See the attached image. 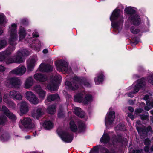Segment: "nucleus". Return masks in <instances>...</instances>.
<instances>
[{
  "label": "nucleus",
  "instance_id": "nucleus-39",
  "mask_svg": "<svg viewBox=\"0 0 153 153\" xmlns=\"http://www.w3.org/2000/svg\"><path fill=\"white\" fill-rule=\"evenodd\" d=\"M6 57L7 56H6L4 58V59L2 61H4L6 64H10L15 63L13 56L8 58H6Z\"/></svg>",
  "mask_w": 153,
  "mask_h": 153
},
{
  "label": "nucleus",
  "instance_id": "nucleus-24",
  "mask_svg": "<svg viewBox=\"0 0 153 153\" xmlns=\"http://www.w3.org/2000/svg\"><path fill=\"white\" fill-rule=\"evenodd\" d=\"M33 90L38 94L40 98L44 99L45 96L46 92L42 88L40 85H36L35 86Z\"/></svg>",
  "mask_w": 153,
  "mask_h": 153
},
{
  "label": "nucleus",
  "instance_id": "nucleus-53",
  "mask_svg": "<svg viewBox=\"0 0 153 153\" xmlns=\"http://www.w3.org/2000/svg\"><path fill=\"white\" fill-rule=\"evenodd\" d=\"M33 37H37L39 36V34L37 32L35 31L32 34Z\"/></svg>",
  "mask_w": 153,
  "mask_h": 153
},
{
  "label": "nucleus",
  "instance_id": "nucleus-37",
  "mask_svg": "<svg viewBox=\"0 0 153 153\" xmlns=\"http://www.w3.org/2000/svg\"><path fill=\"white\" fill-rule=\"evenodd\" d=\"M7 22L4 14L2 13H0V25H4Z\"/></svg>",
  "mask_w": 153,
  "mask_h": 153
},
{
  "label": "nucleus",
  "instance_id": "nucleus-5",
  "mask_svg": "<svg viewBox=\"0 0 153 153\" xmlns=\"http://www.w3.org/2000/svg\"><path fill=\"white\" fill-rule=\"evenodd\" d=\"M93 100L92 95L89 94H86L85 91H83L76 94L74 96V100L76 102H82L87 104L91 102Z\"/></svg>",
  "mask_w": 153,
  "mask_h": 153
},
{
  "label": "nucleus",
  "instance_id": "nucleus-15",
  "mask_svg": "<svg viewBox=\"0 0 153 153\" xmlns=\"http://www.w3.org/2000/svg\"><path fill=\"white\" fill-rule=\"evenodd\" d=\"M38 58L36 55L30 57L27 62V68L29 71H32L36 65Z\"/></svg>",
  "mask_w": 153,
  "mask_h": 153
},
{
  "label": "nucleus",
  "instance_id": "nucleus-34",
  "mask_svg": "<svg viewBox=\"0 0 153 153\" xmlns=\"http://www.w3.org/2000/svg\"><path fill=\"white\" fill-rule=\"evenodd\" d=\"M74 113L76 115L81 118L84 117L85 115V112L81 109L78 107H76L74 108Z\"/></svg>",
  "mask_w": 153,
  "mask_h": 153
},
{
  "label": "nucleus",
  "instance_id": "nucleus-46",
  "mask_svg": "<svg viewBox=\"0 0 153 153\" xmlns=\"http://www.w3.org/2000/svg\"><path fill=\"white\" fill-rule=\"evenodd\" d=\"M7 117H1L0 116V124H4L7 121Z\"/></svg>",
  "mask_w": 153,
  "mask_h": 153
},
{
  "label": "nucleus",
  "instance_id": "nucleus-10",
  "mask_svg": "<svg viewBox=\"0 0 153 153\" xmlns=\"http://www.w3.org/2000/svg\"><path fill=\"white\" fill-rule=\"evenodd\" d=\"M22 83L21 79L16 76L7 77L5 81V84L6 85H11L16 88L20 87Z\"/></svg>",
  "mask_w": 153,
  "mask_h": 153
},
{
  "label": "nucleus",
  "instance_id": "nucleus-45",
  "mask_svg": "<svg viewBox=\"0 0 153 153\" xmlns=\"http://www.w3.org/2000/svg\"><path fill=\"white\" fill-rule=\"evenodd\" d=\"M130 30L132 33L135 34H137L140 31L138 29H134V27H132L131 28Z\"/></svg>",
  "mask_w": 153,
  "mask_h": 153
},
{
  "label": "nucleus",
  "instance_id": "nucleus-47",
  "mask_svg": "<svg viewBox=\"0 0 153 153\" xmlns=\"http://www.w3.org/2000/svg\"><path fill=\"white\" fill-rule=\"evenodd\" d=\"M149 82L153 85V74L151 75L148 78Z\"/></svg>",
  "mask_w": 153,
  "mask_h": 153
},
{
  "label": "nucleus",
  "instance_id": "nucleus-32",
  "mask_svg": "<svg viewBox=\"0 0 153 153\" xmlns=\"http://www.w3.org/2000/svg\"><path fill=\"white\" fill-rule=\"evenodd\" d=\"M59 100V96L57 94L48 95L47 97V99L45 100V102L46 104H47V102H50L54 100L58 101Z\"/></svg>",
  "mask_w": 153,
  "mask_h": 153
},
{
  "label": "nucleus",
  "instance_id": "nucleus-64",
  "mask_svg": "<svg viewBox=\"0 0 153 153\" xmlns=\"http://www.w3.org/2000/svg\"><path fill=\"white\" fill-rule=\"evenodd\" d=\"M150 151L151 152H153V146H152L150 149Z\"/></svg>",
  "mask_w": 153,
  "mask_h": 153
},
{
  "label": "nucleus",
  "instance_id": "nucleus-4",
  "mask_svg": "<svg viewBox=\"0 0 153 153\" xmlns=\"http://www.w3.org/2000/svg\"><path fill=\"white\" fill-rule=\"evenodd\" d=\"M145 85L146 80L144 78L139 79L134 82L131 86H129L127 88V90L132 89L133 91L126 93V94L129 97H133L135 94L137 93L140 89L143 88Z\"/></svg>",
  "mask_w": 153,
  "mask_h": 153
},
{
  "label": "nucleus",
  "instance_id": "nucleus-35",
  "mask_svg": "<svg viewBox=\"0 0 153 153\" xmlns=\"http://www.w3.org/2000/svg\"><path fill=\"white\" fill-rule=\"evenodd\" d=\"M44 128L46 130H49L53 128V124L50 121H46L42 124Z\"/></svg>",
  "mask_w": 153,
  "mask_h": 153
},
{
  "label": "nucleus",
  "instance_id": "nucleus-54",
  "mask_svg": "<svg viewBox=\"0 0 153 153\" xmlns=\"http://www.w3.org/2000/svg\"><path fill=\"white\" fill-rule=\"evenodd\" d=\"M6 68L4 66L0 65V72H3L5 71Z\"/></svg>",
  "mask_w": 153,
  "mask_h": 153
},
{
  "label": "nucleus",
  "instance_id": "nucleus-59",
  "mask_svg": "<svg viewBox=\"0 0 153 153\" xmlns=\"http://www.w3.org/2000/svg\"><path fill=\"white\" fill-rule=\"evenodd\" d=\"M48 52V50L47 49H45L43 50V53L44 54H46Z\"/></svg>",
  "mask_w": 153,
  "mask_h": 153
},
{
  "label": "nucleus",
  "instance_id": "nucleus-7",
  "mask_svg": "<svg viewBox=\"0 0 153 153\" xmlns=\"http://www.w3.org/2000/svg\"><path fill=\"white\" fill-rule=\"evenodd\" d=\"M17 25L15 23L12 24L9 27V33L10 34V37L9 42L11 45H15L16 44L17 35L16 34Z\"/></svg>",
  "mask_w": 153,
  "mask_h": 153
},
{
  "label": "nucleus",
  "instance_id": "nucleus-27",
  "mask_svg": "<svg viewBox=\"0 0 153 153\" xmlns=\"http://www.w3.org/2000/svg\"><path fill=\"white\" fill-rule=\"evenodd\" d=\"M136 128L141 138L142 136L144 134H146L149 132H152V128L150 126H149L146 128L144 127L143 128L136 127Z\"/></svg>",
  "mask_w": 153,
  "mask_h": 153
},
{
  "label": "nucleus",
  "instance_id": "nucleus-25",
  "mask_svg": "<svg viewBox=\"0 0 153 153\" xmlns=\"http://www.w3.org/2000/svg\"><path fill=\"white\" fill-rule=\"evenodd\" d=\"M3 101L6 103L10 107L12 108L13 109H16V105L10 100L8 97V94L7 93L4 94L3 96Z\"/></svg>",
  "mask_w": 153,
  "mask_h": 153
},
{
  "label": "nucleus",
  "instance_id": "nucleus-19",
  "mask_svg": "<svg viewBox=\"0 0 153 153\" xmlns=\"http://www.w3.org/2000/svg\"><path fill=\"white\" fill-rule=\"evenodd\" d=\"M17 107L19 109L20 115L26 113L28 111L27 103L25 101H23L17 105Z\"/></svg>",
  "mask_w": 153,
  "mask_h": 153
},
{
  "label": "nucleus",
  "instance_id": "nucleus-2",
  "mask_svg": "<svg viewBox=\"0 0 153 153\" xmlns=\"http://www.w3.org/2000/svg\"><path fill=\"white\" fill-rule=\"evenodd\" d=\"M65 83L66 88L73 91L77 90L80 86L89 87L91 85V84L87 81L86 78L80 79L76 76L74 77L71 82L67 81Z\"/></svg>",
  "mask_w": 153,
  "mask_h": 153
},
{
  "label": "nucleus",
  "instance_id": "nucleus-29",
  "mask_svg": "<svg viewBox=\"0 0 153 153\" xmlns=\"http://www.w3.org/2000/svg\"><path fill=\"white\" fill-rule=\"evenodd\" d=\"M53 68V66L51 65L42 63L40 65L39 69L42 72H48L52 71Z\"/></svg>",
  "mask_w": 153,
  "mask_h": 153
},
{
  "label": "nucleus",
  "instance_id": "nucleus-51",
  "mask_svg": "<svg viewBox=\"0 0 153 153\" xmlns=\"http://www.w3.org/2000/svg\"><path fill=\"white\" fill-rule=\"evenodd\" d=\"M150 141L149 139L147 138L145 140L144 142V144L145 145H149L150 144Z\"/></svg>",
  "mask_w": 153,
  "mask_h": 153
},
{
  "label": "nucleus",
  "instance_id": "nucleus-61",
  "mask_svg": "<svg viewBox=\"0 0 153 153\" xmlns=\"http://www.w3.org/2000/svg\"><path fill=\"white\" fill-rule=\"evenodd\" d=\"M25 138L26 139H29L31 138V136L29 135H27L25 136Z\"/></svg>",
  "mask_w": 153,
  "mask_h": 153
},
{
  "label": "nucleus",
  "instance_id": "nucleus-9",
  "mask_svg": "<svg viewBox=\"0 0 153 153\" xmlns=\"http://www.w3.org/2000/svg\"><path fill=\"white\" fill-rule=\"evenodd\" d=\"M61 76L59 74H56L54 77L51 78L52 81L47 86V88L51 91L57 90L58 88V84L61 80Z\"/></svg>",
  "mask_w": 153,
  "mask_h": 153
},
{
  "label": "nucleus",
  "instance_id": "nucleus-52",
  "mask_svg": "<svg viewBox=\"0 0 153 153\" xmlns=\"http://www.w3.org/2000/svg\"><path fill=\"white\" fill-rule=\"evenodd\" d=\"M132 153L130 152L129 153H142L143 150H133Z\"/></svg>",
  "mask_w": 153,
  "mask_h": 153
},
{
  "label": "nucleus",
  "instance_id": "nucleus-12",
  "mask_svg": "<svg viewBox=\"0 0 153 153\" xmlns=\"http://www.w3.org/2000/svg\"><path fill=\"white\" fill-rule=\"evenodd\" d=\"M58 134L64 142L66 143H70L73 139V136L72 134L68 132L62 131H60L59 129L57 130Z\"/></svg>",
  "mask_w": 153,
  "mask_h": 153
},
{
  "label": "nucleus",
  "instance_id": "nucleus-42",
  "mask_svg": "<svg viewBox=\"0 0 153 153\" xmlns=\"http://www.w3.org/2000/svg\"><path fill=\"white\" fill-rule=\"evenodd\" d=\"M29 101L31 103L35 105L37 104L39 102L38 99L36 95Z\"/></svg>",
  "mask_w": 153,
  "mask_h": 153
},
{
  "label": "nucleus",
  "instance_id": "nucleus-22",
  "mask_svg": "<svg viewBox=\"0 0 153 153\" xmlns=\"http://www.w3.org/2000/svg\"><path fill=\"white\" fill-rule=\"evenodd\" d=\"M1 110L2 113L10 119L12 120H15L16 119L15 115L11 112L5 106H2Z\"/></svg>",
  "mask_w": 153,
  "mask_h": 153
},
{
  "label": "nucleus",
  "instance_id": "nucleus-6",
  "mask_svg": "<svg viewBox=\"0 0 153 153\" xmlns=\"http://www.w3.org/2000/svg\"><path fill=\"white\" fill-rule=\"evenodd\" d=\"M30 54L29 51L26 48H23L19 49L13 56L15 63L20 64L24 62L25 60L23 57L27 56Z\"/></svg>",
  "mask_w": 153,
  "mask_h": 153
},
{
  "label": "nucleus",
  "instance_id": "nucleus-28",
  "mask_svg": "<svg viewBox=\"0 0 153 153\" xmlns=\"http://www.w3.org/2000/svg\"><path fill=\"white\" fill-rule=\"evenodd\" d=\"M34 80L31 76L27 78L24 82V87L27 89H30L33 85Z\"/></svg>",
  "mask_w": 153,
  "mask_h": 153
},
{
  "label": "nucleus",
  "instance_id": "nucleus-40",
  "mask_svg": "<svg viewBox=\"0 0 153 153\" xmlns=\"http://www.w3.org/2000/svg\"><path fill=\"white\" fill-rule=\"evenodd\" d=\"M7 45V42L6 39H0V47L2 49L5 47Z\"/></svg>",
  "mask_w": 153,
  "mask_h": 153
},
{
  "label": "nucleus",
  "instance_id": "nucleus-48",
  "mask_svg": "<svg viewBox=\"0 0 153 153\" xmlns=\"http://www.w3.org/2000/svg\"><path fill=\"white\" fill-rule=\"evenodd\" d=\"M143 111V109L140 108L137 109L135 111V114L137 115H138L139 114L142 112Z\"/></svg>",
  "mask_w": 153,
  "mask_h": 153
},
{
  "label": "nucleus",
  "instance_id": "nucleus-58",
  "mask_svg": "<svg viewBox=\"0 0 153 153\" xmlns=\"http://www.w3.org/2000/svg\"><path fill=\"white\" fill-rule=\"evenodd\" d=\"M90 153H98V152L97 150L94 149L91 151Z\"/></svg>",
  "mask_w": 153,
  "mask_h": 153
},
{
  "label": "nucleus",
  "instance_id": "nucleus-38",
  "mask_svg": "<svg viewBox=\"0 0 153 153\" xmlns=\"http://www.w3.org/2000/svg\"><path fill=\"white\" fill-rule=\"evenodd\" d=\"M35 95L31 91H27L25 94V97L28 100L33 98Z\"/></svg>",
  "mask_w": 153,
  "mask_h": 153
},
{
  "label": "nucleus",
  "instance_id": "nucleus-8",
  "mask_svg": "<svg viewBox=\"0 0 153 153\" xmlns=\"http://www.w3.org/2000/svg\"><path fill=\"white\" fill-rule=\"evenodd\" d=\"M56 69L58 71L63 74L69 73L71 72V69L70 67H68V63L65 61L60 60L55 63Z\"/></svg>",
  "mask_w": 153,
  "mask_h": 153
},
{
  "label": "nucleus",
  "instance_id": "nucleus-30",
  "mask_svg": "<svg viewBox=\"0 0 153 153\" xmlns=\"http://www.w3.org/2000/svg\"><path fill=\"white\" fill-rule=\"evenodd\" d=\"M34 78L37 81L40 82H44L47 80V76L41 73H37L34 75Z\"/></svg>",
  "mask_w": 153,
  "mask_h": 153
},
{
  "label": "nucleus",
  "instance_id": "nucleus-21",
  "mask_svg": "<svg viewBox=\"0 0 153 153\" xmlns=\"http://www.w3.org/2000/svg\"><path fill=\"white\" fill-rule=\"evenodd\" d=\"M104 79V72L101 71L97 73L94 78L95 84L98 85L102 83Z\"/></svg>",
  "mask_w": 153,
  "mask_h": 153
},
{
  "label": "nucleus",
  "instance_id": "nucleus-33",
  "mask_svg": "<svg viewBox=\"0 0 153 153\" xmlns=\"http://www.w3.org/2000/svg\"><path fill=\"white\" fill-rule=\"evenodd\" d=\"M10 136L6 132L1 133L0 132V140L3 142L6 141L10 139Z\"/></svg>",
  "mask_w": 153,
  "mask_h": 153
},
{
  "label": "nucleus",
  "instance_id": "nucleus-63",
  "mask_svg": "<svg viewBox=\"0 0 153 153\" xmlns=\"http://www.w3.org/2000/svg\"><path fill=\"white\" fill-rule=\"evenodd\" d=\"M3 33V30L1 29H0V35H1Z\"/></svg>",
  "mask_w": 153,
  "mask_h": 153
},
{
  "label": "nucleus",
  "instance_id": "nucleus-55",
  "mask_svg": "<svg viewBox=\"0 0 153 153\" xmlns=\"http://www.w3.org/2000/svg\"><path fill=\"white\" fill-rule=\"evenodd\" d=\"M128 116L132 120H133L134 118V116L131 114L129 113L128 114Z\"/></svg>",
  "mask_w": 153,
  "mask_h": 153
},
{
  "label": "nucleus",
  "instance_id": "nucleus-26",
  "mask_svg": "<svg viewBox=\"0 0 153 153\" xmlns=\"http://www.w3.org/2000/svg\"><path fill=\"white\" fill-rule=\"evenodd\" d=\"M44 114V110L41 107H37L35 108L32 114L33 117L38 119Z\"/></svg>",
  "mask_w": 153,
  "mask_h": 153
},
{
  "label": "nucleus",
  "instance_id": "nucleus-1",
  "mask_svg": "<svg viewBox=\"0 0 153 153\" xmlns=\"http://www.w3.org/2000/svg\"><path fill=\"white\" fill-rule=\"evenodd\" d=\"M111 21V25L114 31L119 32L122 29L123 23V18L120 15V10L116 9L113 12L110 17Z\"/></svg>",
  "mask_w": 153,
  "mask_h": 153
},
{
  "label": "nucleus",
  "instance_id": "nucleus-18",
  "mask_svg": "<svg viewBox=\"0 0 153 153\" xmlns=\"http://www.w3.org/2000/svg\"><path fill=\"white\" fill-rule=\"evenodd\" d=\"M11 46L8 47L6 50L2 52H0V61H2L4 59V58L6 56H7L11 54L12 52L14 51L15 48L14 47L15 45H12L10 43Z\"/></svg>",
  "mask_w": 153,
  "mask_h": 153
},
{
  "label": "nucleus",
  "instance_id": "nucleus-20",
  "mask_svg": "<svg viewBox=\"0 0 153 153\" xmlns=\"http://www.w3.org/2000/svg\"><path fill=\"white\" fill-rule=\"evenodd\" d=\"M8 97L14 100H20L22 99V96L19 91L13 90L9 92Z\"/></svg>",
  "mask_w": 153,
  "mask_h": 153
},
{
  "label": "nucleus",
  "instance_id": "nucleus-3",
  "mask_svg": "<svg viewBox=\"0 0 153 153\" xmlns=\"http://www.w3.org/2000/svg\"><path fill=\"white\" fill-rule=\"evenodd\" d=\"M137 8L132 7H126L124 9L125 13L130 15L128 20L133 24L137 25L140 22V17L135 14Z\"/></svg>",
  "mask_w": 153,
  "mask_h": 153
},
{
  "label": "nucleus",
  "instance_id": "nucleus-56",
  "mask_svg": "<svg viewBox=\"0 0 153 153\" xmlns=\"http://www.w3.org/2000/svg\"><path fill=\"white\" fill-rule=\"evenodd\" d=\"M128 110L130 112H133L134 111V109L132 107H128Z\"/></svg>",
  "mask_w": 153,
  "mask_h": 153
},
{
  "label": "nucleus",
  "instance_id": "nucleus-31",
  "mask_svg": "<svg viewBox=\"0 0 153 153\" xmlns=\"http://www.w3.org/2000/svg\"><path fill=\"white\" fill-rule=\"evenodd\" d=\"M26 34V31L25 28L23 27H20L18 30L19 40L22 41L25 38Z\"/></svg>",
  "mask_w": 153,
  "mask_h": 153
},
{
  "label": "nucleus",
  "instance_id": "nucleus-41",
  "mask_svg": "<svg viewBox=\"0 0 153 153\" xmlns=\"http://www.w3.org/2000/svg\"><path fill=\"white\" fill-rule=\"evenodd\" d=\"M55 109L56 106L55 105H52L48 108V112L49 114H53L55 112Z\"/></svg>",
  "mask_w": 153,
  "mask_h": 153
},
{
  "label": "nucleus",
  "instance_id": "nucleus-36",
  "mask_svg": "<svg viewBox=\"0 0 153 153\" xmlns=\"http://www.w3.org/2000/svg\"><path fill=\"white\" fill-rule=\"evenodd\" d=\"M110 140V138L108 134L104 133L102 137L100 139L101 142L102 143H107Z\"/></svg>",
  "mask_w": 153,
  "mask_h": 153
},
{
  "label": "nucleus",
  "instance_id": "nucleus-14",
  "mask_svg": "<svg viewBox=\"0 0 153 153\" xmlns=\"http://www.w3.org/2000/svg\"><path fill=\"white\" fill-rule=\"evenodd\" d=\"M115 117V113L114 111H111L107 113L105 119V123L107 127L112 126Z\"/></svg>",
  "mask_w": 153,
  "mask_h": 153
},
{
  "label": "nucleus",
  "instance_id": "nucleus-50",
  "mask_svg": "<svg viewBox=\"0 0 153 153\" xmlns=\"http://www.w3.org/2000/svg\"><path fill=\"white\" fill-rule=\"evenodd\" d=\"M64 114V113L62 111H59L58 113V117L59 118H61L62 117Z\"/></svg>",
  "mask_w": 153,
  "mask_h": 153
},
{
  "label": "nucleus",
  "instance_id": "nucleus-11",
  "mask_svg": "<svg viewBox=\"0 0 153 153\" xmlns=\"http://www.w3.org/2000/svg\"><path fill=\"white\" fill-rule=\"evenodd\" d=\"M70 129L74 132L76 131L78 129L79 132H83L85 131L86 129L85 124L81 121L79 122L78 123V128L73 121H70Z\"/></svg>",
  "mask_w": 153,
  "mask_h": 153
},
{
  "label": "nucleus",
  "instance_id": "nucleus-13",
  "mask_svg": "<svg viewBox=\"0 0 153 153\" xmlns=\"http://www.w3.org/2000/svg\"><path fill=\"white\" fill-rule=\"evenodd\" d=\"M21 123L24 126L25 128H22L23 131H27V130L34 128V124L32 122V120L30 118L26 117L21 120ZM22 129V128H21Z\"/></svg>",
  "mask_w": 153,
  "mask_h": 153
},
{
  "label": "nucleus",
  "instance_id": "nucleus-57",
  "mask_svg": "<svg viewBox=\"0 0 153 153\" xmlns=\"http://www.w3.org/2000/svg\"><path fill=\"white\" fill-rule=\"evenodd\" d=\"M149 148L148 146H146L144 148V151L146 152H148L149 151Z\"/></svg>",
  "mask_w": 153,
  "mask_h": 153
},
{
  "label": "nucleus",
  "instance_id": "nucleus-43",
  "mask_svg": "<svg viewBox=\"0 0 153 153\" xmlns=\"http://www.w3.org/2000/svg\"><path fill=\"white\" fill-rule=\"evenodd\" d=\"M145 113L146 114V115L144 114L140 115V118L142 120H149V115L148 114V112H145Z\"/></svg>",
  "mask_w": 153,
  "mask_h": 153
},
{
  "label": "nucleus",
  "instance_id": "nucleus-16",
  "mask_svg": "<svg viewBox=\"0 0 153 153\" xmlns=\"http://www.w3.org/2000/svg\"><path fill=\"white\" fill-rule=\"evenodd\" d=\"M26 71V68L25 66L24 65H20L12 70L9 73L11 74L22 76L25 73Z\"/></svg>",
  "mask_w": 153,
  "mask_h": 153
},
{
  "label": "nucleus",
  "instance_id": "nucleus-44",
  "mask_svg": "<svg viewBox=\"0 0 153 153\" xmlns=\"http://www.w3.org/2000/svg\"><path fill=\"white\" fill-rule=\"evenodd\" d=\"M115 129L116 130H120L121 131H124V125L122 124L118 125L115 128Z\"/></svg>",
  "mask_w": 153,
  "mask_h": 153
},
{
  "label": "nucleus",
  "instance_id": "nucleus-62",
  "mask_svg": "<svg viewBox=\"0 0 153 153\" xmlns=\"http://www.w3.org/2000/svg\"><path fill=\"white\" fill-rule=\"evenodd\" d=\"M133 77L134 78H139V76L136 74H135V75H133Z\"/></svg>",
  "mask_w": 153,
  "mask_h": 153
},
{
  "label": "nucleus",
  "instance_id": "nucleus-17",
  "mask_svg": "<svg viewBox=\"0 0 153 153\" xmlns=\"http://www.w3.org/2000/svg\"><path fill=\"white\" fill-rule=\"evenodd\" d=\"M144 100H146V104L147 106H145V104L143 102L141 103V105L144 106V109L146 110L149 111L152 108H153V99L150 96L146 95L144 97Z\"/></svg>",
  "mask_w": 153,
  "mask_h": 153
},
{
  "label": "nucleus",
  "instance_id": "nucleus-23",
  "mask_svg": "<svg viewBox=\"0 0 153 153\" xmlns=\"http://www.w3.org/2000/svg\"><path fill=\"white\" fill-rule=\"evenodd\" d=\"M32 42V44H30V47L36 52H39L42 46V43L38 39L34 40Z\"/></svg>",
  "mask_w": 153,
  "mask_h": 153
},
{
  "label": "nucleus",
  "instance_id": "nucleus-49",
  "mask_svg": "<svg viewBox=\"0 0 153 153\" xmlns=\"http://www.w3.org/2000/svg\"><path fill=\"white\" fill-rule=\"evenodd\" d=\"M21 22L23 25H27L28 24V22L27 19L24 18L22 20Z\"/></svg>",
  "mask_w": 153,
  "mask_h": 153
},
{
  "label": "nucleus",
  "instance_id": "nucleus-60",
  "mask_svg": "<svg viewBox=\"0 0 153 153\" xmlns=\"http://www.w3.org/2000/svg\"><path fill=\"white\" fill-rule=\"evenodd\" d=\"M2 101V96L1 94V91H0V103H1Z\"/></svg>",
  "mask_w": 153,
  "mask_h": 153
}]
</instances>
